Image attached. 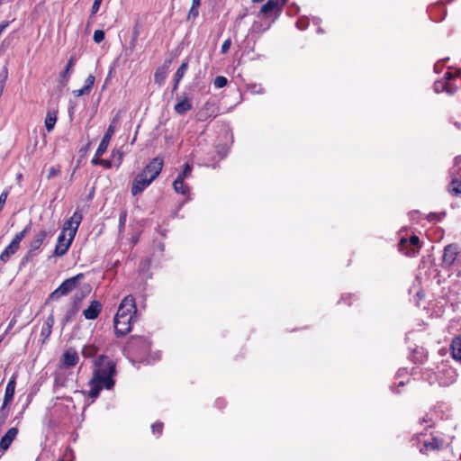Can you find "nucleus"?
Returning a JSON list of instances; mask_svg holds the SVG:
<instances>
[{
	"label": "nucleus",
	"instance_id": "obj_1",
	"mask_svg": "<svg viewBox=\"0 0 461 461\" xmlns=\"http://www.w3.org/2000/svg\"><path fill=\"white\" fill-rule=\"evenodd\" d=\"M93 375L88 385V396L95 399L103 389L112 390L115 385L114 376L117 374L116 364L108 356L100 355L94 361Z\"/></svg>",
	"mask_w": 461,
	"mask_h": 461
},
{
	"label": "nucleus",
	"instance_id": "obj_2",
	"mask_svg": "<svg viewBox=\"0 0 461 461\" xmlns=\"http://www.w3.org/2000/svg\"><path fill=\"white\" fill-rule=\"evenodd\" d=\"M151 348V341L146 336H131L126 343L125 349L132 357L142 358L149 355Z\"/></svg>",
	"mask_w": 461,
	"mask_h": 461
},
{
	"label": "nucleus",
	"instance_id": "obj_3",
	"mask_svg": "<svg viewBox=\"0 0 461 461\" xmlns=\"http://www.w3.org/2000/svg\"><path fill=\"white\" fill-rule=\"evenodd\" d=\"M31 228L32 223L29 222L23 230L14 235L10 244L0 254V262L5 264L19 250L22 240L31 230Z\"/></svg>",
	"mask_w": 461,
	"mask_h": 461
},
{
	"label": "nucleus",
	"instance_id": "obj_4",
	"mask_svg": "<svg viewBox=\"0 0 461 461\" xmlns=\"http://www.w3.org/2000/svg\"><path fill=\"white\" fill-rule=\"evenodd\" d=\"M85 277L83 273H79L72 277L64 280L59 286L50 293L48 300H59L61 296H64L76 289L81 280Z\"/></svg>",
	"mask_w": 461,
	"mask_h": 461
},
{
	"label": "nucleus",
	"instance_id": "obj_5",
	"mask_svg": "<svg viewBox=\"0 0 461 461\" xmlns=\"http://www.w3.org/2000/svg\"><path fill=\"white\" fill-rule=\"evenodd\" d=\"M85 294L83 292L76 293L70 299L69 303L66 306L65 313L62 318V325L71 323L77 317L81 306Z\"/></svg>",
	"mask_w": 461,
	"mask_h": 461
},
{
	"label": "nucleus",
	"instance_id": "obj_6",
	"mask_svg": "<svg viewBox=\"0 0 461 461\" xmlns=\"http://www.w3.org/2000/svg\"><path fill=\"white\" fill-rule=\"evenodd\" d=\"M48 231L45 229H41L34 233L33 237L29 242L28 251L22 259V265L27 264L32 258L35 255L41 247L43 245L44 240L48 237Z\"/></svg>",
	"mask_w": 461,
	"mask_h": 461
},
{
	"label": "nucleus",
	"instance_id": "obj_7",
	"mask_svg": "<svg viewBox=\"0 0 461 461\" xmlns=\"http://www.w3.org/2000/svg\"><path fill=\"white\" fill-rule=\"evenodd\" d=\"M82 220V211L80 209H77L73 215L64 222L61 231L64 233L68 231V236L75 239Z\"/></svg>",
	"mask_w": 461,
	"mask_h": 461
},
{
	"label": "nucleus",
	"instance_id": "obj_8",
	"mask_svg": "<svg viewBox=\"0 0 461 461\" xmlns=\"http://www.w3.org/2000/svg\"><path fill=\"white\" fill-rule=\"evenodd\" d=\"M136 313L137 307L135 298L130 294L122 300L115 316L121 317L126 315L127 317L133 318Z\"/></svg>",
	"mask_w": 461,
	"mask_h": 461
},
{
	"label": "nucleus",
	"instance_id": "obj_9",
	"mask_svg": "<svg viewBox=\"0 0 461 461\" xmlns=\"http://www.w3.org/2000/svg\"><path fill=\"white\" fill-rule=\"evenodd\" d=\"M163 165V158L160 157H156L148 165H146L141 172L148 176L152 181H154L161 173Z\"/></svg>",
	"mask_w": 461,
	"mask_h": 461
},
{
	"label": "nucleus",
	"instance_id": "obj_10",
	"mask_svg": "<svg viewBox=\"0 0 461 461\" xmlns=\"http://www.w3.org/2000/svg\"><path fill=\"white\" fill-rule=\"evenodd\" d=\"M132 319L126 315L114 317V331L117 337L125 336L131 331Z\"/></svg>",
	"mask_w": 461,
	"mask_h": 461
},
{
	"label": "nucleus",
	"instance_id": "obj_11",
	"mask_svg": "<svg viewBox=\"0 0 461 461\" xmlns=\"http://www.w3.org/2000/svg\"><path fill=\"white\" fill-rule=\"evenodd\" d=\"M152 180L144 173L140 172L134 178L131 187V193L133 196L142 193L150 184Z\"/></svg>",
	"mask_w": 461,
	"mask_h": 461
},
{
	"label": "nucleus",
	"instance_id": "obj_12",
	"mask_svg": "<svg viewBox=\"0 0 461 461\" xmlns=\"http://www.w3.org/2000/svg\"><path fill=\"white\" fill-rule=\"evenodd\" d=\"M445 444L444 438L439 436L432 435L430 440H426L423 442L422 447L420 451L422 454L428 455L429 452L438 451L443 448Z\"/></svg>",
	"mask_w": 461,
	"mask_h": 461
},
{
	"label": "nucleus",
	"instance_id": "obj_13",
	"mask_svg": "<svg viewBox=\"0 0 461 461\" xmlns=\"http://www.w3.org/2000/svg\"><path fill=\"white\" fill-rule=\"evenodd\" d=\"M458 255V248L456 244H448L444 248L442 257V266L444 267H449L454 265L456 257Z\"/></svg>",
	"mask_w": 461,
	"mask_h": 461
},
{
	"label": "nucleus",
	"instance_id": "obj_14",
	"mask_svg": "<svg viewBox=\"0 0 461 461\" xmlns=\"http://www.w3.org/2000/svg\"><path fill=\"white\" fill-rule=\"evenodd\" d=\"M74 239L68 236V239H66V233L60 232L57 243L54 249V255L60 257L65 255L69 249Z\"/></svg>",
	"mask_w": 461,
	"mask_h": 461
},
{
	"label": "nucleus",
	"instance_id": "obj_15",
	"mask_svg": "<svg viewBox=\"0 0 461 461\" xmlns=\"http://www.w3.org/2000/svg\"><path fill=\"white\" fill-rule=\"evenodd\" d=\"M115 131V126L113 125V122L108 126L103 139L101 140L99 146L95 151L96 157L103 156L109 146V143L111 141V139Z\"/></svg>",
	"mask_w": 461,
	"mask_h": 461
},
{
	"label": "nucleus",
	"instance_id": "obj_16",
	"mask_svg": "<svg viewBox=\"0 0 461 461\" xmlns=\"http://www.w3.org/2000/svg\"><path fill=\"white\" fill-rule=\"evenodd\" d=\"M409 244L412 249L407 252V257H415L420 253L421 244L420 238L417 235H411L409 239L402 237L401 239V245Z\"/></svg>",
	"mask_w": 461,
	"mask_h": 461
},
{
	"label": "nucleus",
	"instance_id": "obj_17",
	"mask_svg": "<svg viewBox=\"0 0 461 461\" xmlns=\"http://www.w3.org/2000/svg\"><path fill=\"white\" fill-rule=\"evenodd\" d=\"M282 3L279 0H267L260 8V14L269 16L273 14H279L283 10Z\"/></svg>",
	"mask_w": 461,
	"mask_h": 461
},
{
	"label": "nucleus",
	"instance_id": "obj_18",
	"mask_svg": "<svg viewBox=\"0 0 461 461\" xmlns=\"http://www.w3.org/2000/svg\"><path fill=\"white\" fill-rule=\"evenodd\" d=\"M457 86L453 83L446 79H438L434 82V90L437 93L446 92L452 95L456 92Z\"/></svg>",
	"mask_w": 461,
	"mask_h": 461
},
{
	"label": "nucleus",
	"instance_id": "obj_19",
	"mask_svg": "<svg viewBox=\"0 0 461 461\" xmlns=\"http://www.w3.org/2000/svg\"><path fill=\"white\" fill-rule=\"evenodd\" d=\"M54 323H55L54 315H53V313H50L46 318V320L44 321V322L41 326L40 338H41L42 344H44L49 339L50 336L51 335Z\"/></svg>",
	"mask_w": 461,
	"mask_h": 461
},
{
	"label": "nucleus",
	"instance_id": "obj_20",
	"mask_svg": "<svg viewBox=\"0 0 461 461\" xmlns=\"http://www.w3.org/2000/svg\"><path fill=\"white\" fill-rule=\"evenodd\" d=\"M60 361L65 367L70 368L77 366L79 361V357L75 349L68 348L63 353Z\"/></svg>",
	"mask_w": 461,
	"mask_h": 461
},
{
	"label": "nucleus",
	"instance_id": "obj_21",
	"mask_svg": "<svg viewBox=\"0 0 461 461\" xmlns=\"http://www.w3.org/2000/svg\"><path fill=\"white\" fill-rule=\"evenodd\" d=\"M102 311V304L99 301L93 300L88 307L83 311V315L86 320L96 319Z\"/></svg>",
	"mask_w": 461,
	"mask_h": 461
},
{
	"label": "nucleus",
	"instance_id": "obj_22",
	"mask_svg": "<svg viewBox=\"0 0 461 461\" xmlns=\"http://www.w3.org/2000/svg\"><path fill=\"white\" fill-rule=\"evenodd\" d=\"M17 435L18 429L15 427L10 428L0 440V449L6 451L16 438Z\"/></svg>",
	"mask_w": 461,
	"mask_h": 461
},
{
	"label": "nucleus",
	"instance_id": "obj_23",
	"mask_svg": "<svg viewBox=\"0 0 461 461\" xmlns=\"http://www.w3.org/2000/svg\"><path fill=\"white\" fill-rule=\"evenodd\" d=\"M192 108V100L187 96H185L177 98V103L175 104L174 110L177 114L184 115Z\"/></svg>",
	"mask_w": 461,
	"mask_h": 461
},
{
	"label": "nucleus",
	"instance_id": "obj_24",
	"mask_svg": "<svg viewBox=\"0 0 461 461\" xmlns=\"http://www.w3.org/2000/svg\"><path fill=\"white\" fill-rule=\"evenodd\" d=\"M15 386H16V377L14 375H13L10 378V380L8 381L6 387H5V396H4L5 405H8L12 402L14 396V393H15Z\"/></svg>",
	"mask_w": 461,
	"mask_h": 461
},
{
	"label": "nucleus",
	"instance_id": "obj_25",
	"mask_svg": "<svg viewBox=\"0 0 461 461\" xmlns=\"http://www.w3.org/2000/svg\"><path fill=\"white\" fill-rule=\"evenodd\" d=\"M58 113L59 112L57 109L49 110L47 112L45 121H44V125H45V128L48 132H50L53 131L55 124L57 122V120H58Z\"/></svg>",
	"mask_w": 461,
	"mask_h": 461
},
{
	"label": "nucleus",
	"instance_id": "obj_26",
	"mask_svg": "<svg viewBox=\"0 0 461 461\" xmlns=\"http://www.w3.org/2000/svg\"><path fill=\"white\" fill-rule=\"evenodd\" d=\"M187 68H188V62L184 61L180 65V67L177 68V70L176 71L175 76H174V86H173V89H172L173 91H176L177 89L179 82L185 76V72L187 71Z\"/></svg>",
	"mask_w": 461,
	"mask_h": 461
},
{
	"label": "nucleus",
	"instance_id": "obj_27",
	"mask_svg": "<svg viewBox=\"0 0 461 461\" xmlns=\"http://www.w3.org/2000/svg\"><path fill=\"white\" fill-rule=\"evenodd\" d=\"M215 113V106L212 103H205L203 107L201 109V111L198 113V120L199 121H205L208 117L214 115Z\"/></svg>",
	"mask_w": 461,
	"mask_h": 461
},
{
	"label": "nucleus",
	"instance_id": "obj_28",
	"mask_svg": "<svg viewBox=\"0 0 461 461\" xmlns=\"http://www.w3.org/2000/svg\"><path fill=\"white\" fill-rule=\"evenodd\" d=\"M451 355L454 359L461 361V336L452 339Z\"/></svg>",
	"mask_w": 461,
	"mask_h": 461
},
{
	"label": "nucleus",
	"instance_id": "obj_29",
	"mask_svg": "<svg viewBox=\"0 0 461 461\" xmlns=\"http://www.w3.org/2000/svg\"><path fill=\"white\" fill-rule=\"evenodd\" d=\"M173 188L175 192L181 194H188L190 193V187L185 184V180L176 178L173 182Z\"/></svg>",
	"mask_w": 461,
	"mask_h": 461
},
{
	"label": "nucleus",
	"instance_id": "obj_30",
	"mask_svg": "<svg viewBox=\"0 0 461 461\" xmlns=\"http://www.w3.org/2000/svg\"><path fill=\"white\" fill-rule=\"evenodd\" d=\"M72 72L73 68L66 65L64 69L59 74V83L61 86H66L68 85Z\"/></svg>",
	"mask_w": 461,
	"mask_h": 461
},
{
	"label": "nucleus",
	"instance_id": "obj_31",
	"mask_svg": "<svg viewBox=\"0 0 461 461\" xmlns=\"http://www.w3.org/2000/svg\"><path fill=\"white\" fill-rule=\"evenodd\" d=\"M98 350H99L98 348L93 344L86 345L82 348L81 354L84 357L90 358V357H94L97 354Z\"/></svg>",
	"mask_w": 461,
	"mask_h": 461
},
{
	"label": "nucleus",
	"instance_id": "obj_32",
	"mask_svg": "<svg viewBox=\"0 0 461 461\" xmlns=\"http://www.w3.org/2000/svg\"><path fill=\"white\" fill-rule=\"evenodd\" d=\"M429 15L433 21L441 22L445 19V17L447 15L446 7L444 6V9H438L437 11H435L434 14H431V6H430L429 7Z\"/></svg>",
	"mask_w": 461,
	"mask_h": 461
},
{
	"label": "nucleus",
	"instance_id": "obj_33",
	"mask_svg": "<svg viewBox=\"0 0 461 461\" xmlns=\"http://www.w3.org/2000/svg\"><path fill=\"white\" fill-rule=\"evenodd\" d=\"M193 167L192 166L186 162L183 165V170L178 174L176 178H180L185 180V178L189 177L192 174Z\"/></svg>",
	"mask_w": 461,
	"mask_h": 461
},
{
	"label": "nucleus",
	"instance_id": "obj_34",
	"mask_svg": "<svg viewBox=\"0 0 461 461\" xmlns=\"http://www.w3.org/2000/svg\"><path fill=\"white\" fill-rule=\"evenodd\" d=\"M166 77H167V73L164 70V68H158L155 72L154 81H155V83H157L159 86H161L164 83Z\"/></svg>",
	"mask_w": 461,
	"mask_h": 461
},
{
	"label": "nucleus",
	"instance_id": "obj_35",
	"mask_svg": "<svg viewBox=\"0 0 461 461\" xmlns=\"http://www.w3.org/2000/svg\"><path fill=\"white\" fill-rule=\"evenodd\" d=\"M228 84V80L223 76H217L213 80V85L216 88H222L226 86Z\"/></svg>",
	"mask_w": 461,
	"mask_h": 461
},
{
	"label": "nucleus",
	"instance_id": "obj_36",
	"mask_svg": "<svg viewBox=\"0 0 461 461\" xmlns=\"http://www.w3.org/2000/svg\"><path fill=\"white\" fill-rule=\"evenodd\" d=\"M450 187L453 194L461 196V181L453 180L450 184Z\"/></svg>",
	"mask_w": 461,
	"mask_h": 461
},
{
	"label": "nucleus",
	"instance_id": "obj_37",
	"mask_svg": "<svg viewBox=\"0 0 461 461\" xmlns=\"http://www.w3.org/2000/svg\"><path fill=\"white\" fill-rule=\"evenodd\" d=\"M164 424L160 421H156L151 425V430L154 435L160 436L163 432Z\"/></svg>",
	"mask_w": 461,
	"mask_h": 461
},
{
	"label": "nucleus",
	"instance_id": "obj_38",
	"mask_svg": "<svg viewBox=\"0 0 461 461\" xmlns=\"http://www.w3.org/2000/svg\"><path fill=\"white\" fill-rule=\"evenodd\" d=\"M126 220H127V211L122 210L119 215V230L120 231H122L124 230Z\"/></svg>",
	"mask_w": 461,
	"mask_h": 461
},
{
	"label": "nucleus",
	"instance_id": "obj_39",
	"mask_svg": "<svg viewBox=\"0 0 461 461\" xmlns=\"http://www.w3.org/2000/svg\"><path fill=\"white\" fill-rule=\"evenodd\" d=\"M452 1L453 0H439L438 2L435 3L433 5H431V14H434L438 9H444V5H446V4L451 3Z\"/></svg>",
	"mask_w": 461,
	"mask_h": 461
},
{
	"label": "nucleus",
	"instance_id": "obj_40",
	"mask_svg": "<svg viewBox=\"0 0 461 461\" xmlns=\"http://www.w3.org/2000/svg\"><path fill=\"white\" fill-rule=\"evenodd\" d=\"M105 33L103 30H95L93 40L95 43H101L104 40Z\"/></svg>",
	"mask_w": 461,
	"mask_h": 461
},
{
	"label": "nucleus",
	"instance_id": "obj_41",
	"mask_svg": "<svg viewBox=\"0 0 461 461\" xmlns=\"http://www.w3.org/2000/svg\"><path fill=\"white\" fill-rule=\"evenodd\" d=\"M61 173L60 166L51 167L49 168V173L47 176L48 179L58 176Z\"/></svg>",
	"mask_w": 461,
	"mask_h": 461
},
{
	"label": "nucleus",
	"instance_id": "obj_42",
	"mask_svg": "<svg viewBox=\"0 0 461 461\" xmlns=\"http://www.w3.org/2000/svg\"><path fill=\"white\" fill-rule=\"evenodd\" d=\"M459 74H460L459 71H456V72L447 71L444 74L442 79H446L449 82H452V81L456 80V78H458Z\"/></svg>",
	"mask_w": 461,
	"mask_h": 461
},
{
	"label": "nucleus",
	"instance_id": "obj_43",
	"mask_svg": "<svg viewBox=\"0 0 461 461\" xmlns=\"http://www.w3.org/2000/svg\"><path fill=\"white\" fill-rule=\"evenodd\" d=\"M102 2H103V0H95L94 1L93 5H92V8H91V14H90L91 17H94L96 14V13L99 11Z\"/></svg>",
	"mask_w": 461,
	"mask_h": 461
},
{
	"label": "nucleus",
	"instance_id": "obj_44",
	"mask_svg": "<svg viewBox=\"0 0 461 461\" xmlns=\"http://www.w3.org/2000/svg\"><path fill=\"white\" fill-rule=\"evenodd\" d=\"M73 95L76 97L81 96V95H87L90 94V90H88L85 86L84 87L80 89L74 90L72 92Z\"/></svg>",
	"mask_w": 461,
	"mask_h": 461
},
{
	"label": "nucleus",
	"instance_id": "obj_45",
	"mask_svg": "<svg viewBox=\"0 0 461 461\" xmlns=\"http://www.w3.org/2000/svg\"><path fill=\"white\" fill-rule=\"evenodd\" d=\"M73 456V451L69 447L66 448V451L63 456L59 457L58 461H72L71 456Z\"/></svg>",
	"mask_w": 461,
	"mask_h": 461
},
{
	"label": "nucleus",
	"instance_id": "obj_46",
	"mask_svg": "<svg viewBox=\"0 0 461 461\" xmlns=\"http://www.w3.org/2000/svg\"><path fill=\"white\" fill-rule=\"evenodd\" d=\"M230 46H231V40H230V38H228L221 44V54H226L229 51Z\"/></svg>",
	"mask_w": 461,
	"mask_h": 461
},
{
	"label": "nucleus",
	"instance_id": "obj_47",
	"mask_svg": "<svg viewBox=\"0 0 461 461\" xmlns=\"http://www.w3.org/2000/svg\"><path fill=\"white\" fill-rule=\"evenodd\" d=\"M112 156H113V158L117 157V162H116L115 166L117 167H119L122 162V156H123L122 152H121L120 150L113 149L112 152Z\"/></svg>",
	"mask_w": 461,
	"mask_h": 461
},
{
	"label": "nucleus",
	"instance_id": "obj_48",
	"mask_svg": "<svg viewBox=\"0 0 461 461\" xmlns=\"http://www.w3.org/2000/svg\"><path fill=\"white\" fill-rule=\"evenodd\" d=\"M8 191L5 190L0 194V212L3 211L5 204L6 203V199L8 197Z\"/></svg>",
	"mask_w": 461,
	"mask_h": 461
},
{
	"label": "nucleus",
	"instance_id": "obj_49",
	"mask_svg": "<svg viewBox=\"0 0 461 461\" xmlns=\"http://www.w3.org/2000/svg\"><path fill=\"white\" fill-rule=\"evenodd\" d=\"M95 77L93 75H88V77H86V82H85V86L91 91V89L93 88L94 86V84H95Z\"/></svg>",
	"mask_w": 461,
	"mask_h": 461
},
{
	"label": "nucleus",
	"instance_id": "obj_50",
	"mask_svg": "<svg viewBox=\"0 0 461 461\" xmlns=\"http://www.w3.org/2000/svg\"><path fill=\"white\" fill-rule=\"evenodd\" d=\"M7 405H5V400L3 401V404L0 408V419L1 422L0 424H3L5 421V419L7 417V411H5Z\"/></svg>",
	"mask_w": 461,
	"mask_h": 461
},
{
	"label": "nucleus",
	"instance_id": "obj_51",
	"mask_svg": "<svg viewBox=\"0 0 461 461\" xmlns=\"http://www.w3.org/2000/svg\"><path fill=\"white\" fill-rule=\"evenodd\" d=\"M198 9L199 7H194V5H192L188 13L187 19L190 20L196 18L199 14Z\"/></svg>",
	"mask_w": 461,
	"mask_h": 461
},
{
	"label": "nucleus",
	"instance_id": "obj_52",
	"mask_svg": "<svg viewBox=\"0 0 461 461\" xmlns=\"http://www.w3.org/2000/svg\"><path fill=\"white\" fill-rule=\"evenodd\" d=\"M398 249H399V250H400L402 254H404L405 256H407V252H408L409 250H411L412 248H411L409 244H406V245H404L403 247H402V245H401V240H400V241H399V243H398Z\"/></svg>",
	"mask_w": 461,
	"mask_h": 461
},
{
	"label": "nucleus",
	"instance_id": "obj_53",
	"mask_svg": "<svg viewBox=\"0 0 461 461\" xmlns=\"http://www.w3.org/2000/svg\"><path fill=\"white\" fill-rule=\"evenodd\" d=\"M420 424L428 423L429 425L427 426V428H431V427L433 426V424H432V420H431V419L429 417V415H428V414H427L425 417H423L422 419H420Z\"/></svg>",
	"mask_w": 461,
	"mask_h": 461
},
{
	"label": "nucleus",
	"instance_id": "obj_54",
	"mask_svg": "<svg viewBox=\"0 0 461 461\" xmlns=\"http://www.w3.org/2000/svg\"><path fill=\"white\" fill-rule=\"evenodd\" d=\"M100 165H102L105 168H111L112 167V161L107 160V159H101L100 160Z\"/></svg>",
	"mask_w": 461,
	"mask_h": 461
},
{
	"label": "nucleus",
	"instance_id": "obj_55",
	"mask_svg": "<svg viewBox=\"0 0 461 461\" xmlns=\"http://www.w3.org/2000/svg\"><path fill=\"white\" fill-rule=\"evenodd\" d=\"M75 63H76V56H75V55H72V56L69 58V59H68V63H67V66H69V67H71V68H74V66H75Z\"/></svg>",
	"mask_w": 461,
	"mask_h": 461
},
{
	"label": "nucleus",
	"instance_id": "obj_56",
	"mask_svg": "<svg viewBox=\"0 0 461 461\" xmlns=\"http://www.w3.org/2000/svg\"><path fill=\"white\" fill-rule=\"evenodd\" d=\"M100 157H96V155H95V158H92L91 163L93 165H100Z\"/></svg>",
	"mask_w": 461,
	"mask_h": 461
},
{
	"label": "nucleus",
	"instance_id": "obj_57",
	"mask_svg": "<svg viewBox=\"0 0 461 461\" xmlns=\"http://www.w3.org/2000/svg\"><path fill=\"white\" fill-rule=\"evenodd\" d=\"M8 26V23L5 22L0 24V34L4 32V30Z\"/></svg>",
	"mask_w": 461,
	"mask_h": 461
},
{
	"label": "nucleus",
	"instance_id": "obj_58",
	"mask_svg": "<svg viewBox=\"0 0 461 461\" xmlns=\"http://www.w3.org/2000/svg\"><path fill=\"white\" fill-rule=\"evenodd\" d=\"M201 1L202 0H192V5H194V7H199L201 5Z\"/></svg>",
	"mask_w": 461,
	"mask_h": 461
},
{
	"label": "nucleus",
	"instance_id": "obj_59",
	"mask_svg": "<svg viewBox=\"0 0 461 461\" xmlns=\"http://www.w3.org/2000/svg\"><path fill=\"white\" fill-rule=\"evenodd\" d=\"M287 1H288V0H279V2H281V3H282V5H283V6L286 4V2H287Z\"/></svg>",
	"mask_w": 461,
	"mask_h": 461
},
{
	"label": "nucleus",
	"instance_id": "obj_60",
	"mask_svg": "<svg viewBox=\"0 0 461 461\" xmlns=\"http://www.w3.org/2000/svg\"><path fill=\"white\" fill-rule=\"evenodd\" d=\"M263 0H252L253 3H260L262 2Z\"/></svg>",
	"mask_w": 461,
	"mask_h": 461
},
{
	"label": "nucleus",
	"instance_id": "obj_61",
	"mask_svg": "<svg viewBox=\"0 0 461 461\" xmlns=\"http://www.w3.org/2000/svg\"><path fill=\"white\" fill-rule=\"evenodd\" d=\"M14 321H14V320H13V321H11V322H10V324H9V328H10V327H12V325H14Z\"/></svg>",
	"mask_w": 461,
	"mask_h": 461
}]
</instances>
